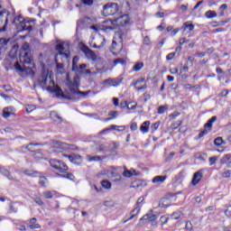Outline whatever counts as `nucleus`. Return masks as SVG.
Listing matches in <instances>:
<instances>
[{"mask_svg": "<svg viewBox=\"0 0 231 231\" xmlns=\"http://www.w3.org/2000/svg\"><path fill=\"white\" fill-rule=\"evenodd\" d=\"M143 197H140L137 199V206L136 208L131 212V217L125 220L123 223H127V221H131V219H133L136 215H138V213L140 212L141 208H142V203H143Z\"/></svg>", "mask_w": 231, "mask_h": 231, "instance_id": "nucleus-9", "label": "nucleus"}, {"mask_svg": "<svg viewBox=\"0 0 231 231\" xmlns=\"http://www.w3.org/2000/svg\"><path fill=\"white\" fill-rule=\"evenodd\" d=\"M20 62L21 64H23V66H21L19 62L14 64V68L19 73L35 75V72H33L35 67L32 65V51H30V43L28 42H24L21 48Z\"/></svg>", "mask_w": 231, "mask_h": 231, "instance_id": "nucleus-1", "label": "nucleus"}, {"mask_svg": "<svg viewBox=\"0 0 231 231\" xmlns=\"http://www.w3.org/2000/svg\"><path fill=\"white\" fill-rule=\"evenodd\" d=\"M108 116H110L112 120H115V118L118 116V111H110Z\"/></svg>", "mask_w": 231, "mask_h": 231, "instance_id": "nucleus-44", "label": "nucleus"}, {"mask_svg": "<svg viewBox=\"0 0 231 231\" xmlns=\"http://www.w3.org/2000/svg\"><path fill=\"white\" fill-rule=\"evenodd\" d=\"M0 172L1 174H3V176H5L7 180H10L11 181H15V179L10 174V171L8 170L5 168H0Z\"/></svg>", "mask_w": 231, "mask_h": 231, "instance_id": "nucleus-22", "label": "nucleus"}, {"mask_svg": "<svg viewBox=\"0 0 231 231\" xmlns=\"http://www.w3.org/2000/svg\"><path fill=\"white\" fill-rule=\"evenodd\" d=\"M72 71H79V63H72Z\"/></svg>", "mask_w": 231, "mask_h": 231, "instance_id": "nucleus-62", "label": "nucleus"}, {"mask_svg": "<svg viewBox=\"0 0 231 231\" xmlns=\"http://www.w3.org/2000/svg\"><path fill=\"white\" fill-rule=\"evenodd\" d=\"M217 116H214L210 119L208 120V122L204 125L205 129H208L209 131H212V125L217 122Z\"/></svg>", "mask_w": 231, "mask_h": 231, "instance_id": "nucleus-21", "label": "nucleus"}, {"mask_svg": "<svg viewBox=\"0 0 231 231\" xmlns=\"http://www.w3.org/2000/svg\"><path fill=\"white\" fill-rule=\"evenodd\" d=\"M143 44L144 46H151L152 44V42H151V38H149V36H145L143 39Z\"/></svg>", "mask_w": 231, "mask_h": 231, "instance_id": "nucleus-38", "label": "nucleus"}, {"mask_svg": "<svg viewBox=\"0 0 231 231\" xmlns=\"http://www.w3.org/2000/svg\"><path fill=\"white\" fill-rule=\"evenodd\" d=\"M149 125H151V122L145 121L143 123V125L140 126L141 133H149Z\"/></svg>", "mask_w": 231, "mask_h": 231, "instance_id": "nucleus-27", "label": "nucleus"}, {"mask_svg": "<svg viewBox=\"0 0 231 231\" xmlns=\"http://www.w3.org/2000/svg\"><path fill=\"white\" fill-rule=\"evenodd\" d=\"M160 127V122H156L153 125H152V131H157Z\"/></svg>", "mask_w": 231, "mask_h": 231, "instance_id": "nucleus-56", "label": "nucleus"}, {"mask_svg": "<svg viewBox=\"0 0 231 231\" xmlns=\"http://www.w3.org/2000/svg\"><path fill=\"white\" fill-rule=\"evenodd\" d=\"M167 180V176H155L152 182V183H158L159 185H162L165 180Z\"/></svg>", "mask_w": 231, "mask_h": 231, "instance_id": "nucleus-26", "label": "nucleus"}, {"mask_svg": "<svg viewBox=\"0 0 231 231\" xmlns=\"http://www.w3.org/2000/svg\"><path fill=\"white\" fill-rule=\"evenodd\" d=\"M225 214L227 217H230L231 216V206H228L226 209L225 210Z\"/></svg>", "mask_w": 231, "mask_h": 231, "instance_id": "nucleus-58", "label": "nucleus"}, {"mask_svg": "<svg viewBox=\"0 0 231 231\" xmlns=\"http://www.w3.org/2000/svg\"><path fill=\"white\" fill-rule=\"evenodd\" d=\"M202 178H203V171H199L195 172L191 180V184L194 186L198 185V183L201 181Z\"/></svg>", "mask_w": 231, "mask_h": 231, "instance_id": "nucleus-16", "label": "nucleus"}, {"mask_svg": "<svg viewBox=\"0 0 231 231\" xmlns=\"http://www.w3.org/2000/svg\"><path fill=\"white\" fill-rule=\"evenodd\" d=\"M82 51L86 55L87 59H89L90 60H93V62H96L97 60V54L89 47L88 46H83L82 47Z\"/></svg>", "mask_w": 231, "mask_h": 231, "instance_id": "nucleus-11", "label": "nucleus"}, {"mask_svg": "<svg viewBox=\"0 0 231 231\" xmlns=\"http://www.w3.org/2000/svg\"><path fill=\"white\" fill-rule=\"evenodd\" d=\"M80 81V79L79 76L74 77L73 81L68 80L67 86L70 91V93L77 92V89H79V82Z\"/></svg>", "mask_w": 231, "mask_h": 231, "instance_id": "nucleus-10", "label": "nucleus"}, {"mask_svg": "<svg viewBox=\"0 0 231 231\" xmlns=\"http://www.w3.org/2000/svg\"><path fill=\"white\" fill-rule=\"evenodd\" d=\"M142 68H143V62H137L134 66V71H140V69H142Z\"/></svg>", "mask_w": 231, "mask_h": 231, "instance_id": "nucleus-40", "label": "nucleus"}, {"mask_svg": "<svg viewBox=\"0 0 231 231\" xmlns=\"http://www.w3.org/2000/svg\"><path fill=\"white\" fill-rule=\"evenodd\" d=\"M88 21H89V17L81 18V19L78 22V26H80L81 24H86V23H88Z\"/></svg>", "mask_w": 231, "mask_h": 231, "instance_id": "nucleus-45", "label": "nucleus"}, {"mask_svg": "<svg viewBox=\"0 0 231 231\" xmlns=\"http://www.w3.org/2000/svg\"><path fill=\"white\" fill-rule=\"evenodd\" d=\"M97 41H102V42L99 43V44L94 43L92 45V48H96L97 50H100V48H104V46H106V37H104L102 34L97 35Z\"/></svg>", "mask_w": 231, "mask_h": 231, "instance_id": "nucleus-18", "label": "nucleus"}, {"mask_svg": "<svg viewBox=\"0 0 231 231\" xmlns=\"http://www.w3.org/2000/svg\"><path fill=\"white\" fill-rule=\"evenodd\" d=\"M69 149H73V145L66 143L57 142L52 148V151L53 152H64V151H69Z\"/></svg>", "mask_w": 231, "mask_h": 231, "instance_id": "nucleus-7", "label": "nucleus"}, {"mask_svg": "<svg viewBox=\"0 0 231 231\" xmlns=\"http://www.w3.org/2000/svg\"><path fill=\"white\" fill-rule=\"evenodd\" d=\"M123 176H125V178H131L132 176H134L133 171L125 169L123 172Z\"/></svg>", "mask_w": 231, "mask_h": 231, "instance_id": "nucleus-43", "label": "nucleus"}, {"mask_svg": "<svg viewBox=\"0 0 231 231\" xmlns=\"http://www.w3.org/2000/svg\"><path fill=\"white\" fill-rule=\"evenodd\" d=\"M43 196L46 199H51V198H53V193H51V191H45L43 192Z\"/></svg>", "mask_w": 231, "mask_h": 231, "instance_id": "nucleus-48", "label": "nucleus"}, {"mask_svg": "<svg viewBox=\"0 0 231 231\" xmlns=\"http://www.w3.org/2000/svg\"><path fill=\"white\" fill-rule=\"evenodd\" d=\"M11 115H12V112H10V107L4 108L3 114H2V116L4 118H9V116H11Z\"/></svg>", "mask_w": 231, "mask_h": 231, "instance_id": "nucleus-33", "label": "nucleus"}, {"mask_svg": "<svg viewBox=\"0 0 231 231\" xmlns=\"http://www.w3.org/2000/svg\"><path fill=\"white\" fill-rule=\"evenodd\" d=\"M86 68H89V65L86 64V63H83L81 65H79L78 67V70H77V73H79V75H84V71H86Z\"/></svg>", "mask_w": 231, "mask_h": 231, "instance_id": "nucleus-30", "label": "nucleus"}, {"mask_svg": "<svg viewBox=\"0 0 231 231\" xmlns=\"http://www.w3.org/2000/svg\"><path fill=\"white\" fill-rule=\"evenodd\" d=\"M23 173L26 176H30L31 178H37V176H41V173L37 171L25 170Z\"/></svg>", "mask_w": 231, "mask_h": 231, "instance_id": "nucleus-25", "label": "nucleus"}, {"mask_svg": "<svg viewBox=\"0 0 231 231\" xmlns=\"http://www.w3.org/2000/svg\"><path fill=\"white\" fill-rule=\"evenodd\" d=\"M160 221H161V225H165L167 224V221H169V217L162 216L161 217Z\"/></svg>", "mask_w": 231, "mask_h": 231, "instance_id": "nucleus-55", "label": "nucleus"}, {"mask_svg": "<svg viewBox=\"0 0 231 231\" xmlns=\"http://www.w3.org/2000/svg\"><path fill=\"white\" fill-rule=\"evenodd\" d=\"M6 44H8V41L5 38H0V55L3 50H5V46H6Z\"/></svg>", "mask_w": 231, "mask_h": 231, "instance_id": "nucleus-32", "label": "nucleus"}, {"mask_svg": "<svg viewBox=\"0 0 231 231\" xmlns=\"http://www.w3.org/2000/svg\"><path fill=\"white\" fill-rule=\"evenodd\" d=\"M111 24H113L114 26H125V24H129V15H121L112 20Z\"/></svg>", "mask_w": 231, "mask_h": 231, "instance_id": "nucleus-8", "label": "nucleus"}, {"mask_svg": "<svg viewBox=\"0 0 231 231\" xmlns=\"http://www.w3.org/2000/svg\"><path fill=\"white\" fill-rule=\"evenodd\" d=\"M48 183V179H46V177L44 176H41L40 175V181H39V184L42 186V187H46V184Z\"/></svg>", "mask_w": 231, "mask_h": 231, "instance_id": "nucleus-35", "label": "nucleus"}, {"mask_svg": "<svg viewBox=\"0 0 231 231\" xmlns=\"http://www.w3.org/2000/svg\"><path fill=\"white\" fill-rule=\"evenodd\" d=\"M99 151H103V152H106L107 151V147H106V145L101 144L98 147Z\"/></svg>", "mask_w": 231, "mask_h": 231, "instance_id": "nucleus-64", "label": "nucleus"}, {"mask_svg": "<svg viewBox=\"0 0 231 231\" xmlns=\"http://www.w3.org/2000/svg\"><path fill=\"white\" fill-rule=\"evenodd\" d=\"M83 75H87L88 77H91L92 75H97V72H91L90 69H85L83 71Z\"/></svg>", "mask_w": 231, "mask_h": 231, "instance_id": "nucleus-49", "label": "nucleus"}, {"mask_svg": "<svg viewBox=\"0 0 231 231\" xmlns=\"http://www.w3.org/2000/svg\"><path fill=\"white\" fill-rule=\"evenodd\" d=\"M205 17L207 19H214V18L217 17V13H216V11L209 10L205 13Z\"/></svg>", "mask_w": 231, "mask_h": 231, "instance_id": "nucleus-28", "label": "nucleus"}, {"mask_svg": "<svg viewBox=\"0 0 231 231\" xmlns=\"http://www.w3.org/2000/svg\"><path fill=\"white\" fill-rule=\"evenodd\" d=\"M35 147H42V143H31L27 144L25 149H27V151H29L30 152H34L35 154H42V153H41V151L35 150Z\"/></svg>", "mask_w": 231, "mask_h": 231, "instance_id": "nucleus-15", "label": "nucleus"}, {"mask_svg": "<svg viewBox=\"0 0 231 231\" xmlns=\"http://www.w3.org/2000/svg\"><path fill=\"white\" fill-rule=\"evenodd\" d=\"M180 217H181V212L180 211L174 212L171 215V219H174L175 221H177V219H180Z\"/></svg>", "mask_w": 231, "mask_h": 231, "instance_id": "nucleus-41", "label": "nucleus"}, {"mask_svg": "<svg viewBox=\"0 0 231 231\" xmlns=\"http://www.w3.org/2000/svg\"><path fill=\"white\" fill-rule=\"evenodd\" d=\"M83 5H86L87 6H91L93 5V3L95 0H81Z\"/></svg>", "mask_w": 231, "mask_h": 231, "instance_id": "nucleus-54", "label": "nucleus"}, {"mask_svg": "<svg viewBox=\"0 0 231 231\" xmlns=\"http://www.w3.org/2000/svg\"><path fill=\"white\" fill-rule=\"evenodd\" d=\"M221 97H227L228 96V89H224L220 93Z\"/></svg>", "mask_w": 231, "mask_h": 231, "instance_id": "nucleus-63", "label": "nucleus"}, {"mask_svg": "<svg viewBox=\"0 0 231 231\" xmlns=\"http://www.w3.org/2000/svg\"><path fill=\"white\" fill-rule=\"evenodd\" d=\"M168 110H169V105H163L158 107L157 113L158 115H163V113H165Z\"/></svg>", "mask_w": 231, "mask_h": 231, "instance_id": "nucleus-31", "label": "nucleus"}, {"mask_svg": "<svg viewBox=\"0 0 231 231\" xmlns=\"http://www.w3.org/2000/svg\"><path fill=\"white\" fill-rule=\"evenodd\" d=\"M183 32L189 30V32H192L194 30V24L190 23V22H186L183 23L182 27Z\"/></svg>", "mask_w": 231, "mask_h": 231, "instance_id": "nucleus-29", "label": "nucleus"}, {"mask_svg": "<svg viewBox=\"0 0 231 231\" xmlns=\"http://www.w3.org/2000/svg\"><path fill=\"white\" fill-rule=\"evenodd\" d=\"M124 35H125V32L123 31H117L116 32L112 42L113 50H116L117 46H120V50H122V45L124 44Z\"/></svg>", "mask_w": 231, "mask_h": 231, "instance_id": "nucleus-5", "label": "nucleus"}, {"mask_svg": "<svg viewBox=\"0 0 231 231\" xmlns=\"http://www.w3.org/2000/svg\"><path fill=\"white\" fill-rule=\"evenodd\" d=\"M205 134H208V130L205 129L199 134V138H203Z\"/></svg>", "mask_w": 231, "mask_h": 231, "instance_id": "nucleus-59", "label": "nucleus"}, {"mask_svg": "<svg viewBox=\"0 0 231 231\" xmlns=\"http://www.w3.org/2000/svg\"><path fill=\"white\" fill-rule=\"evenodd\" d=\"M170 73L171 75H181V71L180 72V69H178V68L171 69Z\"/></svg>", "mask_w": 231, "mask_h": 231, "instance_id": "nucleus-46", "label": "nucleus"}, {"mask_svg": "<svg viewBox=\"0 0 231 231\" xmlns=\"http://www.w3.org/2000/svg\"><path fill=\"white\" fill-rule=\"evenodd\" d=\"M118 12V4L108 3L103 7V15L109 17V15H115Z\"/></svg>", "mask_w": 231, "mask_h": 231, "instance_id": "nucleus-4", "label": "nucleus"}, {"mask_svg": "<svg viewBox=\"0 0 231 231\" xmlns=\"http://www.w3.org/2000/svg\"><path fill=\"white\" fill-rule=\"evenodd\" d=\"M192 222L190 221H187L186 222V226H185V229L188 230V231H192Z\"/></svg>", "mask_w": 231, "mask_h": 231, "instance_id": "nucleus-51", "label": "nucleus"}, {"mask_svg": "<svg viewBox=\"0 0 231 231\" xmlns=\"http://www.w3.org/2000/svg\"><path fill=\"white\" fill-rule=\"evenodd\" d=\"M28 24H30V22L26 20L21 21L17 25L18 32H32V25H28Z\"/></svg>", "mask_w": 231, "mask_h": 231, "instance_id": "nucleus-12", "label": "nucleus"}, {"mask_svg": "<svg viewBox=\"0 0 231 231\" xmlns=\"http://www.w3.org/2000/svg\"><path fill=\"white\" fill-rule=\"evenodd\" d=\"M220 163H222L223 165H229L231 163V154L227 153L225 154L221 160H220Z\"/></svg>", "mask_w": 231, "mask_h": 231, "instance_id": "nucleus-24", "label": "nucleus"}, {"mask_svg": "<svg viewBox=\"0 0 231 231\" xmlns=\"http://www.w3.org/2000/svg\"><path fill=\"white\" fill-rule=\"evenodd\" d=\"M114 64L116 65V64H122V66H124V64H125V60H124L123 59H116L114 60Z\"/></svg>", "mask_w": 231, "mask_h": 231, "instance_id": "nucleus-52", "label": "nucleus"}, {"mask_svg": "<svg viewBox=\"0 0 231 231\" xmlns=\"http://www.w3.org/2000/svg\"><path fill=\"white\" fill-rule=\"evenodd\" d=\"M88 93H89V92H82V91L79 90V88H77L76 92L72 93V95H78V96L81 97V98H85V97H88Z\"/></svg>", "mask_w": 231, "mask_h": 231, "instance_id": "nucleus-34", "label": "nucleus"}, {"mask_svg": "<svg viewBox=\"0 0 231 231\" xmlns=\"http://www.w3.org/2000/svg\"><path fill=\"white\" fill-rule=\"evenodd\" d=\"M141 187H147V182L142 180H136L132 181L130 185L131 189H140Z\"/></svg>", "mask_w": 231, "mask_h": 231, "instance_id": "nucleus-17", "label": "nucleus"}, {"mask_svg": "<svg viewBox=\"0 0 231 231\" xmlns=\"http://www.w3.org/2000/svg\"><path fill=\"white\" fill-rule=\"evenodd\" d=\"M176 55L175 52H171V53H169L167 56H166V60H172V59H174V56Z\"/></svg>", "mask_w": 231, "mask_h": 231, "instance_id": "nucleus-57", "label": "nucleus"}, {"mask_svg": "<svg viewBox=\"0 0 231 231\" xmlns=\"http://www.w3.org/2000/svg\"><path fill=\"white\" fill-rule=\"evenodd\" d=\"M91 30H94V32H100V30H103V32H107L108 30H115L113 26H103L100 27L98 25H92L90 26Z\"/></svg>", "mask_w": 231, "mask_h": 231, "instance_id": "nucleus-20", "label": "nucleus"}, {"mask_svg": "<svg viewBox=\"0 0 231 231\" xmlns=\"http://www.w3.org/2000/svg\"><path fill=\"white\" fill-rule=\"evenodd\" d=\"M130 104H131V103H127L126 101L121 102V107H122V109H124V108H125V107L128 109Z\"/></svg>", "mask_w": 231, "mask_h": 231, "instance_id": "nucleus-60", "label": "nucleus"}, {"mask_svg": "<svg viewBox=\"0 0 231 231\" xmlns=\"http://www.w3.org/2000/svg\"><path fill=\"white\" fill-rule=\"evenodd\" d=\"M156 219H158V216L153 215L152 213H148L146 215H144L140 221H156Z\"/></svg>", "mask_w": 231, "mask_h": 231, "instance_id": "nucleus-19", "label": "nucleus"}, {"mask_svg": "<svg viewBox=\"0 0 231 231\" xmlns=\"http://www.w3.org/2000/svg\"><path fill=\"white\" fill-rule=\"evenodd\" d=\"M56 50L60 55L65 57V59L69 58V44L66 42L58 43L56 45Z\"/></svg>", "mask_w": 231, "mask_h": 231, "instance_id": "nucleus-6", "label": "nucleus"}, {"mask_svg": "<svg viewBox=\"0 0 231 231\" xmlns=\"http://www.w3.org/2000/svg\"><path fill=\"white\" fill-rule=\"evenodd\" d=\"M65 158H68L71 163L75 165H82V156L77 154L66 155L63 154Z\"/></svg>", "mask_w": 231, "mask_h": 231, "instance_id": "nucleus-13", "label": "nucleus"}, {"mask_svg": "<svg viewBox=\"0 0 231 231\" xmlns=\"http://www.w3.org/2000/svg\"><path fill=\"white\" fill-rule=\"evenodd\" d=\"M58 176H60L61 178H66L67 180H70V181H75V175H73L72 173H68L66 175L59 174Z\"/></svg>", "mask_w": 231, "mask_h": 231, "instance_id": "nucleus-37", "label": "nucleus"}, {"mask_svg": "<svg viewBox=\"0 0 231 231\" xmlns=\"http://www.w3.org/2000/svg\"><path fill=\"white\" fill-rule=\"evenodd\" d=\"M29 228L31 230H33L35 228H41V225L37 224V218L32 217V218L30 219V221H29Z\"/></svg>", "mask_w": 231, "mask_h": 231, "instance_id": "nucleus-23", "label": "nucleus"}, {"mask_svg": "<svg viewBox=\"0 0 231 231\" xmlns=\"http://www.w3.org/2000/svg\"><path fill=\"white\" fill-rule=\"evenodd\" d=\"M25 109L27 113H32V111H35L36 107L35 105H27Z\"/></svg>", "mask_w": 231, "mask_h": 231, "instance_id": "nucleus-42", "label": "nucleus"}, {"mask_svg": "<svg viewBox=\"0 0 231 231\" xmlns=\"http://www.w3.org/2000/svg\"><path fill=\"white\" fill-rule=\"evenodd\" d=\"M101 185H102L103 189H106L107 190H109V189H111V182L109 180H102Z\"/></svg>", "mask_w": 231, "mask_h": 231, "instance_id": "nucleus-36", "label": "nucleus"}, {"mask_svg": "<svg viewBox=\"0 0 231 231\" xmlns=\"http://www.w3.org/2000/svg\"><path fill=\"white\" fill-rule=\"evenodd\" d=\"M216 162H217V157L214 156V157H210L209 158V165H216Z\"/></svg>", "mask_w": 231, "mask_h": 231, "instance_id": "nucleus-53", "label": "nucleus"}, {"mask_svg": "<svg viewBox=\"0 0 231 231\" xmlns=\"http://www.w3.org/2000/svg\"><path fill=\"white\" fill-rule=\"evenodd\" d=\"M231 176V170H225L224 172H222V178H230Z\"/></svg>", "mask_w": 231, "mask_h": 231, "instance_id": "nucleus-47", "label": "nucleus"}, {"mask_svg": "<svg viewBox=\"0 0 231 231\" xmlns=\"http://www.w3.org/2000/svg\"><path fill=\"white\" fill-rule=\"evenodd\" d=\"M130 129L131 131H136V129H138V125L136 123H132Z\"/></svg>", "mask_w": 231, "mask_h": 231, "instance_id": "nucleus-61", "label": "nucleus"}, {"mask_svg": "<svg viewBox=\"0 0 231 231\" xmlns=\"http://www.w3.org/2000/svg\"><path fill=\"white\" fill-rule=\"evenodd\" d=\"M50 165L52 169L59 171V172H68V165L64 163L62 161H59L57 159H51Z\"/></svg>", "mask_w": 231, "mask_h": 231, "instance_id": "nucleus-3", "label": "nucleus"}, {"mask_svg": "<svg viewBox=\"0 0 231 231\" xmlns=\"http://www.w3.org/2000/svg\"><path fill=\"white\" fill-rule=\"evenodd\" d=\"M8 26V16L5 18V14H0V33L6 31Z\"/></svg>", "mask_w": 231, "mask_h": 231, "instance_id": "nucleus-14", "label": "nucleus"}, {"mask_svg": "<svg viewBox=\"0 0 231 231\" xmlns=\"http://www.w3.org/2000/svg\"><path fill=\"white\" fill-rule=\"evenodd\" d=\"M214 143L217 147H220V145H223V138L222 137H217L214 140Z\"/></svg>", "mask_w": 231, "mask_h": 231, "instance_id": "nucleus-39", "label": "nucleus"}, {"mask_svg": "<svg viewBox=\"0 0 231 231\" xmlns=\"http://www.w3.org/2000/svg\"><path fill=\"white\" fill-rule=\"evenodd\" d=\"M38 82L42 88L47 86V91L50 93H56V97L58 98H66L67 100H73V97L69 96H64L62 94V90L59 88V86L55 85V81L51 79V76L48 75L46 70H43L38 79Z\"/></svg>", "mask_w": 231, "mask_h": 231, "instance_id": "nucleus-2", "label": "nucleus"}, {"mask_svg": "<svg viewBox=\"0 0 231 231\" xmlns=\"http://www.w3.org/2000/svg\"><path fill=\"white\" fill-rule=\"evenodd\" d=\"M100 160H101L100 156L88 157V162H100Z\"/></svg>", "mask_w": 231, "mask_h": 231, "instance_id": "nucleus-50", "label": "nucleus"}]
</instances>
